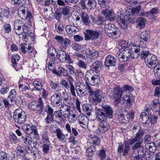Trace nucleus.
<instances>
[{
  "mask_svg": "<svg viewBox=\"0 0 160 160\" xmlns=\"http://www.w3.org/2000/svg\"><path fill=\"white\" fill-rule=\"evenodd\" d=\"M113 111L111 107L106 106L102 109L96 108L95 113L96 119L99 122L106 121L112 117Z\"/></svg>",
  "mask_w": 160,
  "mask_h": 160,
  "instance_id": "obj_1",
  "label": "nucleus"
},
{
  "mask_svg": "<svg viewBox=\"0 0 160 160\" xmlns=\"http://www.w3.org/2000/svg\"><path fill=\"white\" fill-rule=\"evenodd\" d=\"M132 132L136 136L134 138L130 139L129 140L130 144L132 145L137 141L142 140V137L144 134L145 132L141 129V126L139 122L137 121L134 122L132 125Z\"/></svg>",
  "mask_w": 160,
  "mask_h": 160,
  "instance_id": "obj_2",
  "label": "nucleus"
},
{
  "mask_svg": "<svg viewBox=\"0 0 160 160\" xmlns=\"http://www.w3.org/2000/svg\"><path fill=\"white\" fill-rule=\"evenodd\" d=\"M124 13L122 14H121L119 16H118L117 18V20L118 22L119 25L121 27V28L123 29H126L128 26V25L127 22L128 20L129 22L131 23H134L136 22V17H135L134 15H128L126 17H122V16H123Z\"/></svg>",
  "mask_w": 160,
  "mask_h": 160,
  "instance_id": "obj_3",
  "label": "nucleus"
},
{
  "mask_svg": "<svg viewBox=\"0 0 160 160\" xmlns=\"http://www.w3.org/2000/svg\"><path fill=\"white\" fill-rule=\"evenodd\" d=\"M133 45L129 49L130 51L128 52V54L127 55L126 59H125V57H123L122 59L121 58H120L119 61L121 62H124L128 61L129 60L130 57L132 58L135 59L137 58L139 56L140 54V45Z\"/></svg>",
  "mask_w": 160,
  "mask_h": 160,
  "instance_id": "obj_4",
  "label": "nucleus"
},
{
  "mask_svg": "<svg viewBox=\"0 0 160 160\" xmlns=\"http://www.w3.org/2000/svg\"><path fill=\"white\" fill-rule=\"evenodd\" d=\"M13 117L16 123L18 124H22L26 121L27 114L21 108H18L14 111Z\"/></svg>",
  "mask_w": 160,
  "mask_h": 160,
  "instance_id": "obj_5",
  "label": "nucleus"
},
{
  "mask_svg": "<svg viewBox=\"0 0 160 160\" xmlns=\"http://www.w3.org/2000/svg\"><path fill=\"white\" fill-rule=\"evenodd\" d=\"M28 107L31 110H37V113L38 114H41L43 110L44 107L42 98L40 97L38 100L31 102L28 104Z\"/></svg>",
  "mask_w": 160,
  "mask_h": 160,
  "instance_id": "obj_6",
  "label": "nucleus"
},
{
  "mask_svg": "<svg viewBox=\"0 0 160 160\" xmlns=\"http://www.w3.org/2000/svg\"><path fill=\"white\" fill-rule=\"evenodd\" d=\"M133 45H131L130 44H129L125 41L122 40L120 42L119 44V50L120 52H121V54H120L118 57V60L120 58H122L123 57H125V59H126L127 55L128 54V52L130 51L129 49Z\"/></svg>",
  "mask_w": 160,
  "mask_h": 160,
  "instance_id": "obj_7",
  "label": "nucleus"
},
{
  "mask_svg": "<svg viewBox=\"0 0 160 160\" xmlns=\"http://www.w3.org/2000/svg\"><path fill=\"white\" fill-rule=\"evenodd\" d=\"M22 129L26 133L31 136H33L35 139H38L39 136L38 133L36 126L32 125L30 126L27 124H24L22 127Z\"/></svg>",
  "mask_w": 160,
  "mask_h": 160,
  "instance_id": "obj_8",
  "label": "nucleus"
},
{
  "mask_svg": "<svg viewBox=\"0 0 160 160\" xmlns=\"http://www.w3.org/2000/svg\"><path fill=\"white\" fill-rule=\"evenodd\" d=\"M57 57L60 62L70 64L72 63L70 53L63 50H59L57 52Z\"/></svg>",
  "mask_w": 160,
  "mask_h": 160,
  "instance_id": "obj_9",
  "label": "nucleus"
},
{
  "mask_svg": "<svg viewBox=\"0 0 160 160\" xmlns=\"http://www.w3.org/2000/svg\"><path fill=\"white\" fill-rule=\"evenodd\" d=\"M93 95L89 98V101L92 104L96 105L99 102H101L104 98V95L100 90H96L94 91Z\"/></svg>",
  "mask_w": 160,
  "mask_h": 160,
  "instance_id": "obj_10",
  "label": "nucleus"
},
{
  "mask_svg": "<svg viewBox=\"0 0 160 160\" xmlns=\"http://www.w3.org/2000/svg\"><path fill=\"white\" fill-rule=\"evenodd\" d=\"M123 91L119 86H116L113 91V98L114 105L117 106L120 102Z\"/></svg>",
  "mask_w": 160,
  "mask_h": 160,
  "instance_id": "obj_11",
  "label": "nucleus"
},
{
  "mask_svg": "<svg viewBox=\"0 0 160 160\" xmlns=\"http://www.w3.org/2000/svg\"><path fill=\"white\" fill-rule=\"evenodd\" d=\"M85 36V39L86 41L90 40H96L98 38L100 35V33L97 30L91 29H86L84 32Z\"/></svg>",
  "mask_w": 160,
  "mask_h": 160,
  "instance_id": "obj_12",
  "label": "nucleus"
},
{
  "mask_svg": "<svg viewBox=\"0 0 160 160\" xmlns=\"http://www.w3.org/2000/svg\"><path fill=\"white\" fill-rule=\"evenodd\" d=\"M150 32L148 30L142 32L140 35V43L143 46V47H146V44L150 41Z\"/></svg>",
  "mask_w": 160,
  "mask_h": 160,
  "instance_id": "obj_13",
  "label": "nucleus"
},
{
  "mask_svg": "<svg viewBox=\"0 0 160 160\" xmlns=\"http://www.w3.org/2000/svg\"><path fill=\"white\" fill-rule=\"evenodd\" d=\"M158 62V60L157 58L152 54H150L148 56L145 61L147 66L151 69H153L154 67L153 66L155 65Z\"/></svg>",
  "mask_w": 160,
  "mask_h": 160,
  "instance_id": "obj_14",
  "label": "nucleus"
},
{
  "mask_svg": "<svg viewBox=\"0 0 160 160\" xmlns=\"http://www.w3.org/2000/svg\"><path fill=\"white\" fill-rule=\"evenodd\" d=\"M129 150V145L128 141H125L123 143H119L118 149V152L121 153L123 152V155L125 156L128 154Z\"/></svg>",
  "mask_w": 160,
  "mask_h": 160,
  "instance_id": "obj_15",
  "label": "nucleus"
},
{
  "mask_svg": "<svg viewBox=\"0 0 160 160\" xmlns=\"http://www.w3.org/2000/svg\"><path fill=\"white\" fill-rule=\"evenodd\" d=\"M62 96L58 93H55L52 95L50 98L51 104L54 106L58 107L62 104Z\"/></svg>",
  "mask_w": 160,
  "mask_h": 160,
  "instance_id": "obj_16",
  "label": "nucleus"
},
{
  "mask_svg": "<svg viewBox=\"0 0 160 160\" xmlns=\"http://www.w3.org/2000/svg\"><path fill=\"white\" fill-rule=\"evenodd\" d=\"M138 4V5L136 4V6L129 9V11L124 13V14L123 16H122V17L123 18L124 16L127 17V15L130 16V14L133 15L134 14L136 15L138 14L139 12L141 9V2L139 3ZM123 17L124 18V17Z\"/></svg>",
  "mask_w": 160,
  "mask_h": 160,
  "instance_id": "obj_17",
  "label": "nucleus"
},
{
  "mask_svg": "<svg viewBox=\"0 0 160 160\" xmlns=\"http://www.w3.org/2000/svg\"><path fill=\"white\" fill-rule=\"evenodd\" d=\"M85 81L86 83L89 84L92 86L97 85L100 82V77L98 75H94L90 79L86 77Z\"/></svg>",
  "mask_w": 160,
  "mask_h": 160,
  "instance_id": "obj_18",
  "label": "nucleus"
},
{
  "mask_svg": "<svg viewBox=\"0 0 160 160\" xmlns=\"http://www.w3.org/2000/svg\"><path fill=\"white\" fill-rule=\"evenodd\" d=\"M116 59L112 56L108 55L105 58V66L107 67H115L116 64Z\"/></svg>",
  "mask_w": 160,
  "mask_h": 160,
  "instance_id": "obj_19",
  "label": "nucleus"
},
{
  "mask_svg": "<svg viewBox=\"0 0 160 160\" xmlns=\"http://www.w3.org/2000/svg\"><path fill=\"white\" fill-rule=\"evenodd\" d=\"M134 112L133 111H130L123 114V118L118 117V118L121 120V122L123 123H127L129 122L130 119H133L134 117Z\"/></svg>",
  "mask_w": 160,
  "mask_h": 160,
  "instance_id": "obj_20",
  "label": "nucleus"
},
{
  "mask_svg": "<svg viewBox=\"0 0 160 160\" xmlns=\"http://www.w3.org/2000/svg\"><path fill=\"white\" fill-rule=\"evenodd\" d=\"M23 23L21 20H17L14 23V29L16 34L18 35H21L23 32Z\"/></svg>",
  "mask_w": 160,
  "mask_h": 160,
  "instance_id": "obj_21",
  "label": "nucleus"
},
{
  "mask_svg": "<svg viewBox=\"0 0 160 160\" xmlns=\"http://www.w3.org/2000/svg\"><path fill=\"white\" fill-rule=\"evenodd\" d=\"M102 14L105 16V18L108 20L113 21L116 19L114 13L112 10L106 9L102 10Z\"/></svg>",
  "mask_w": 160,
  "mask_h": 160,
  "instance_id": "obj_22",
  "label": "nucleus"
},
{
  "mask_svg": "<svg viewBox=\"0 0 160 160\" xmlns=\"http://www.w3.org/2000/svg\"><path fill=\"white\" fill-rule=\"evenodd\" d=\"M123 103L126 107L129 108L133 104L134 98L131 94L126 95L123 98Z\"/></svg>",
  "mask_w": 160,
  "mask_h": 160,
  "instance_id": "obj_23",
  "label": "nucleus"
},
{
  "mask_svg": "<svg viewBox=\"0 0 160 160\" xmlns=\"http://www.w3.org/2000/svg\"><path fill=\"white\" fill-rule=\"evenodd\" d=\"M106 35L112 39L119 38L121 36V32L117 28L112 30L106 33Z\"/></svg>",
  "mask_w": 160,
  "mask_h": 160,
  "instance_id": "obj_24",
  "label": "nucleus"
},
{
  "mask_svg": "<svg viewBox=\"0 0 160 160\" xmlns=\"http://www.w3.org/2000/svg\"><path fill=\"white\" fill-rule=\"evenodd\" d=\"M100 143V141L97 136L91 135L87 142L88 146L90 145L94 146L96 148Z\"/></svg>",
  "mask_w": 160,
  "mask_h": 160,
  "instance_id": "obj_25",
  "label": "nucleus"
},
{
  "mask_svg": "<svg viewBox=\"0 0 160 160\" xmlns=\"http://www.w3.org/2000/svg\"><path fill=\"white\" fill-rule=\"evenodd\" d=\"M106 121L100 122L98 126V130L102 133H104L107 132L110 128V125Z\"/></svg>",
  "mask_w": 160,
  "mask_h": 160,
  "instance_id": "obj_26",
  "label": "nucleus"
},
{
  "mask_svg": "<svg viewBox=\"0 0 160 160\" xmlns=\"http://www.w3.org/2000/svg\"><path fill=\"white\" fill-rule=\"evenodd\" d=\"M70 109V107L69 105L62 104L60 108V113L64 117L66 118V116L71 112Z\"/></svg>",
  "mask_w": 160,
  "mask_h": 160,
  "instance_id": "obj_27",
  "label": "nucleus"
},
{
  "mask_svg": "<svg viewBox=\"0 0 160 160\" xmlns=\"http://www.w3.org/2000/svg\"><path fill=\"white\" fill-rule=\"evenodd\" d=\"M66 31L68 34L72 35L78 32L79 29L74 25H68L66 27Z\"/></svg>",
  "mask_w": 160,
  "mask_h": 160,
  "instance_id": "obj_28",
  "label": "nucleus"
},
{
  "mask_svg": "<svg viewBox=\"0 0 160 160\" xmlns=\"http://www.w3.org/2000/svg\"><path fill=\"white\" fill-rule=\"evenodd\" d=\"M103 66V64L102 62L100 61H95L91 66V69L93 71H95L96 72H100Z\"/></svg>",
  "mask_w": 160,
  "mask_h": 160,
  "instance_id": "obj_29",
  "label": "nucleus"
},
{
  "mask_svg": "<svg viewBox=\"0 0 160 160\" xmlns=\"http://www.w3.org/2000/svg\"><path fill=\"white\" fill-rule=\"evenodd\" d=\"M21 51L23 53L25 54L27 52L30 53L33 51L32 47L27 45L25 43H22L20 45Z\"/></svg>",
  "mask_w": 160,
  "mask_h": 160,
  "instance_id": "obj_30",
  "label": "nucleus"
},
{
  "mask_svg": "<svg viewBox=\"0 0 160 160\" xmlns=\"http://www.w3.org/2000/svg\"><path fill=\"white\" fill-rule=\"evenodd\" d=\"M67 76L66 79L68 81L69 84L70 86L71 93L73 96L76 97L75 87L72 83L74 80L73 78L71 76L68 75Z\"/></svg>",
  "mask_w": 160,
  "mask_h": 160,
  "instance_id": "obj_31",
  "label": "nucleus"
},
{
  "mask_svg": "<svg viewBox=\"0 0 160 160\" xmlns=\"http://www.w3.org/2000/svg\"><path fill=\"white\" fill-rule=\"evenodd\" d=\"M55 133L56 134L58 138L61 142H66L67 138L65 135L62 132L60 128H57L55 131Z\"/></svg>",
  "mask_w": 160,
  "mask_h": 160,
  "instance_id": "obj_32",
  "label": "nucleus"
},
{
  "mask_svg": "<svg viewBox=\"0 0 160 160\" xmlns=\"http://www.w3.org/2000/svg\"><path fill=\"white\" fill-rule=\"evenodd\" d=\"M28 9L26 7H20L18 10V15L22 19H24L27 17L26 14L27 13Z\"/></svg>",
  "mask_w": 160,
  "mask_h": 160,
  "instance_id": "obj_33",
  "label": "nucleus"
},
{
  "mask_svg": "<svg viewBox=\"0 0 160 160\" xmlns=\"http://www.w3.org/2000/svg\"><path fill=\"white\" fill-rule=\"evenodd\" d=\"M140 2H138L136 0H126L124 1V4L129 9L136 6V4L138 5V3Z\"/></svg>",
  "mask_w": 160,
  "mask_h": 160,
  "instance_id": "obj_34",
  "label": "nucleus"
},
{
  "mask_svg": "<svg viewBox=\"0 0 160 160\" xmlns=\"http://www.w3.org/2000/svg\"><path fill=\"white\" fill-rule=\"evenodd\" d=\"M79 124L80 126L84 128H86L88 126L87 117L84 116H79L78 118Z\"/></svg>",
  "mask_w": 160,
  "mask_h": 160,
  "instance_id": "obj_35",
  "label": "nucleus"
},
{
  "mask_svg": "<svg viewBox=\"0 0 160 160\" xmlns=\"http://www.w3.org/2000/svg\"><path fill=\"white\" fill-rule=\"evenodd\" d=\"M160 105L159 104V102L155 99L152 101L150 105V108L153 111L156 112L159 109Z\"/></svg>",
  "mask_w": 160,
  "mask_h": 160,
  "instance_id": "obj_36",
  "label": "nucleus"
},
{
  "mask_svg": "<svg viewBox=\"0 0 160 160\" xmlns=\"http://www.w3.org/2000/svg\"><path fill=\"white\" fill-rule=\"evenodd\" d=\"M81 16L82 22L86 25L90 26L91 21L89 16L87 14L83 13L81 14Z\"/></svg>",
  "mask_w": 160,
  "mask_h": 160,
  "instance_id": "obj_37",
  "label": "nucleus"
},
{
  "mask_svg": "<svg viewBox=\"0 0 160 160\" xmlns=\"http://www.w3.org/2000/svg\"><path fill=\"white\" fill-rule=\"evenodd\" d=\"M147 20L144 18L139 17L137 18L136 20V22L140 28H144L145 26V23Z\"/></svg>",
  "mask_w": 160,
  "mask_h": 160,
  "instance_id": "obj_38",
  "label": "nucleus"
},
{
  "mask_svg": "<svg viewBox=\"0 0 160 160\" xmlns=\"http://www.w3.org/2000/svg\"><path fill=\"white\" fill-rule=\"evenodd\" d=\"M16 152L18 155L24 157L26 155V152L24 148L21 145H18L16 149Z\"/></svg>",
  "mask_w": 160,
  "mask_h": 160,
  "instance_id": "obj_39",
  "label": "nucleus"
},
{
  "mask_svg": "<svg viewBox=\"0 0 160 160\" xmlns=\"http://www.w3.org/2000/svg\"><path fill=\"white\" fill-rule=\"evenodd\" d=\"M34 88L33 89V90H36L37 91H41L43 89L42 83L37 80H34L32 83Z\"/></svg>",
  "mask_w": 160,
  "mask_h": 160,
  "instance_id": "obj_40",
  "label": "nucleus"
},
{
  "mask_svg": "<svg viewBox=\"0 0 160 160\" xmlns=\"http://www.w3.org/2000/svg\"><path fill=\"white\" fill-rule=\"evenodd\" d=\"M150 117H148L146 112H142L140 115L139 119L143 124H147Z\"/></svg>",
  "mask_w": 160,
  "mask_h": 160,
  "instance_id": "obj_41",
  "label": "nucleus"
},
{
  "mask_svg": "<svg viewBox=\"0 0 160 160\" xmlns=\"http://www.w3.org/2000/svg\"><path fill=\"white\" fill-rule=\"evenodd\" d=\"M92 108L91 106L88 104H84L82 106V109L83 111L88 116L91 115Z\"/></svg>",
  "mask_w": 160,
  "mask_h": 160,
  "instance_id": "obj_42",
  "label": "nucleus"
},
{
  "mask_svg": "<svg viewBox=\"0 0 160 160\" xmlns=\"http://www.w3.org/2000/svg\"><path fill=\"white\" fill-rule=\"evenodd\" d=\"M155 145V142H154L149 143H148L146 145V147L147 149H148L150 152L154 153L157 149Z\"/></svg>",
  "mask_w": 160,
  "mask_h": 160,
  "instance_id": "obj_43",
  "label": "nucleus"
},
{
  "mask_svg": "<svg viewBox=\"0 0 160 160\" xmlns=\"http://www.w3.org/2000/svg\"><path fill=\"white\" fill-rule=\"evenodd\" d=\"M61 10V8H58L54 13V17L58 21H60L62 17V13Z\"/></svg>",
  "mask_w": 160,
  "mask_h": 160,
  "instance_id": "obj_44",
  "label": "nucleus"
},
{
  "mask_svg": "<svg viewBox=\"0 0 160 160\" xmlns=\"http://www.w3.org/2000/svg\"><path fill=\"white\" fill-rule=\"evenodd\" d=\"M118 28L114 24L112 23L106 24L104 26L105 32V33L109 32L112 30Z\"/></svg>",
  "mask_w": 160,
  "mask_h": 160,
  "instance_id": "obj_45",
  "label": "nucleus"
},
{
  "mask_svg": "<svg viewBox=\"0 0 160 160\" xmlns=\"http://www.w3.org/2000/svg\"><path fill=\"white\" fill-rule=\"evenodd\" d=\"M88 146L89 148L86 150V153L88 156L92 157L94 155V152L96 150V148L94 146L90 145Z\"/></svg>",
  "mask_w": 160,
  "mask_h": 160,
  "instance_id": "obj_46",
  "label": "nucleus"
},
{
  "mask_svg": "<svg viewBox=\"0 0 160 160\" xmlns=\"http://www.w3.org/2000/svg\"><path fill=\"white\" fill-rule=\"evenodd\" d=\"M20 58L18 54L13 55L11 61L14 67H17L18 65L17 62L18 61Z\"/></svg>",
  "mask_w": 160,
  "mask_h": 160,
  "instance_id": "obj_47",
  "label": "nucleus"
},
{
  "mask_svg": "<svg viewBox=\"0 0 160 160\" xmlns=\"http://www.w3.org/2000/svg\"><path fill=\"white\" fill-rule=\"evenodd\" d=\"M75 91L78 95L79 97H82L85 95V90L80 85H77L75 87Z\"/></svg>",
  "mask_w": 160,
  "mask_h": 160,
  "instance_id": "obj_48",
  "label": "nucleus"
},
{
  "mask_svg": "<svg viewBox=\"0 0 160 160\" xmlns=\"http://www.w3.org/2000/svg\"><path fill=\"white\" fill-rule=\"evenodd\" d=\"M31 136L30 137L28 136L26 137H24L23 135L22 136V138L23 141L24 143L27 146H31L32 143V137Z\"/></svg>",
  "mask_w": 160,
  "mask_h": 160,
  "instance_id": "obj_49",
  "label": "nucleus"
},
{
  "mask_svg": "<svg viewBox=\"0 0 160 160\" xmlns=\"http://www.w3.org/2000/svg\"><path fill=\"white\" fill-rule=\"evenodd\" d=\"M66 116L68 118V121L70 123H72L74 122L77 118L76 115L72 112L69 113Z\"/></svg>",
  "mask_w": 160,
  "mask_h": 160,
  "instance_id": "obj_50",
  "label": "nucleus"
},
{
  "mask_svg": "<svg viewBox=\"0 0 160 160\" xmlns=\"http://www.w3.org/2000/svg\"><path fill=\"white\" fill-rule=\"evenodd\" d=\"M16 92L15 89L11 90L9 93V95L8 96V99H10L11 102L15 100L16 98Z\"/></svg>",
  "mask_w": 160,
  "mask_h": 160,
  "instance_id": "obj_51",
  "label": "nucleus"
},
{
  "mask_svg": "<svg viewBox=\"0 0 160 160\" xmlns=\"http://www.w3.org/2000/svg\"><path fill=\"white\" fill-rule=\"evenodd\" d=\"M127 111L124 109L122 110L120 107L118 108L116 111V114L117 115L118 118H122L123 114L126 113L127 112Z\"/></svg>",
  "mask_w": 160,
  "mask_h": 160,
  "instance_id": "obj_52",
  "label": "nucleus"
},
{
  "mask_svg": "<svg viewBox=\"0 0 160 160\" xmlns=\"http://www.w3.org/2000/svg\"><path fill=\"white\" fill-rule=\"evenodd\" d=\"M58 72L59 74V77L62 76H68V71L61 67H59Z\"/></svg>",
  "mask_w": 160,
  "mask_h": 160,
  "instance_id": "obj_53",
  "label": "nucleus"
},
{
  "mask_svg": "<svg viewBox=\"0 0 160 160\" xmlns=\"http://www.w3.org/2000/svg\"><path fill=\"white\" fill-rule=\"evenodd\" d=\"M12 3L14 5L16 4L20 7H22L26 2V0H12Z\"/></svg>",
  "mask_w": 160,
  "mask_h": 160,
  "instance_id": "obj_54",
  "label": "nucleus"
},
{
  "mask_svg": "<svg viewBox=\"0 0 160 160\" xmlns=\"http://www.w3.org/2000/svg\"><path fill=\"white\" fill-rule=\"evenodd\" d=\"M9 138L10 142L14 143L16 144L19 142L18 139L14 133H11L9 134Z\"/></svg>",
  "mask_w": 160,
  "mask_h": 160,
  "instance_id": "obj_55",
  "label": "nucleus"
},
{
  "mask_svg": "<svg viewBox=\"0 0 160 160\" xmlns=\"http://www.w3.org/2000/svg\"><path fill=\"white\" fill-rule=\"evenodd\" d=\"M99 5L103 8L108 7L109 0H98Z\"/></svg>",
  "mask_w": 160,
  "mask_h": 160,
  "instance_id": "obj_56",
  "label": "nucleus"
},
{
  "mask_svg": "<svg viewBox=\"0 0 160 160\" xmlns=\"http://www.w3.org/2000/svg\"><path fill=\"white\" fill-rule=\"evenodd\" d=\"M69 40L67 38H63L60 44H61L60 48L63 49V48H66L69 44Z\"/></svg>",
  "mask_w": 160,
  "mask_h": 160,
  "instance_id": "obj_57",
  "label": "nucleus"
},
{
  "mask_svg": "<svg viewBox=\"0 0 160 160\" xmlns=\"http://www.w3.org/2000/svg\"><path fill=\"white\" fill-rule=\"evenodd\" d=\"M79 4L83 9L88 8V0H80L79 2Z\"/></svg>",
  "mask_w": 160,
  "mask_h": 160,
  "instance_id": "obj_58",
  "label": "nucleus"
},
{
  "mask_svg": "<svg viewBox=\"0 0 160 160\" xmlns=\"http://www.w3.org/2000/svg\"><path fill=\"white\" fill-rule=\"evenodd\" d=\"M77 65L79 68L85 70L87 69L88 67L87 63L82 60H79Z\"/></svg>",
  "mask_w": 160,
  "mask_h": 160,
  "instance_id": "obj_59",
  "label": "nucleus"
},
{
  "mask_svg": "<svg viewBox=\"0 0 160 160\" xmlns=\"http://www.w3.org/2000/svg\"><path fill=\"white\" fill-rule=\"evenodd\" d=\"M97 2L95 0H88V8L92 9L94 8L96 5Z\"/></svg>",
  "mask_w": 160,
  "mask_h": 160,
  "instance_id": "obj_60",
  "label": "nucleus"
},
{
  "mask_svg": "<svg viewBox=\"0 0 160 160\" xmlns=\"http://www.w3.org/2000/svg\"><path fill=\"white\" fill-rule=\"evenodd\" d=\"M60 83L64 87L67 89L68 90L69 89L71 91L70 86L69 84L68 81L64 79H62L60 81Z\"/></svg>",
  "mask_w": 160,
  "mask_h": 160,
  "instance_id": "obj_61",
  "label": "nucleus"
},
{
  "mask_svg": "<svg viewBox=\"0 0 160 160\" xmlns=\"http://www.w3.org/2000/svg\"><path fill=\"white\" fill-rule=\"evenodd\" d=\"M150 52L148 51H142L141 53L140 56L142 59H144L145 61L146 58H147L148 56L150 54Z\"/></svg>",
  "mask_w": 160,
  "mask_h": 160,
  "instance_id": "obj_62",
  "label": "nucleus"
},
{
  "mask_svg": "<svg viewBox=\"0 0 160 160\" xmlns=\"http://www.w3.org/2000/svg\"><path fill=\"white\" fill-rule=\"evenodd\" d=\"M62 98L64 100L66 103H69L71 102V97L67 93H64L63 94Z\"/></svg>",
  "mask_w": 160,
  "mask_h": 160,
  "instance_id": "obj_63",
  "label": "nucleus"
},
{
  "mask_svg": "<svg viewBox=\"0 0 160 160\" xmlns=\"http://www.w3.org/2000/svg\"><path fill=\"white\" fill-rule=\"evenodd\" d=\"M62 10V13L64 15H67L70 12L69 7L68 6L65 7L64 8H60Z\"/></svg>",
  "mask_w": 160,
  "mask_h": 160,
  "instance_id": "obj_64",
  "label": "nucleus"
}]
</instances>
